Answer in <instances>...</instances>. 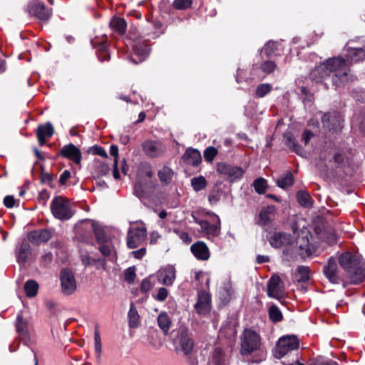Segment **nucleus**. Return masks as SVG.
Instances as JSON below:
<instances>
[{"mask_svg":"<svg viewBox=\"0 0 365 365\" xmlns=\"http://www.w3.org/2000/svg\"><path fill=\"white\" fill-rule=\"evenodd\" d=\"M346 61L341 57L330 58L317 66L312 72L313 77L317 81H322L330 77L333 85L342 87L354 80L350 73V66L365 60V46H349L346 51Z\"/></svg>","mask_w":365,"mask_h":365,"instance_id":"nucleus-1","label":"nucleus"},{"mask_svg":"<svg viewBox=\"0 0 365 365\" xmlns=\"http://www.w3.org/2000/svg\"><path fill=\"white\" fill-rule=\"evenodd\" d=\"M338 262L346 273V277L352 284L361 283L365 277V270L358 257L346 252L339 256Z\"/></svg>","mask_w":365,"mask_h":365,"instance_id":"nucleus-2","label":"nucleus"},{"mask_svg":"<svg viewBox=\"0 0 365 365\" xmlns=\"http://www.w3.org/2000/svg\"><path fill=\"white\" fill-rule=\"evenodd\" d=\"M174 343L176 351H181L185 356H188L187 360L190 364H195V359H192L190 356L195 344L187 328L185 327H180L178 328L177 334L174 338Z\"/></svg>","mask_w":365,"mask_h":365,"instance_id":"nucleus-3","label":"nucleus"},{"mask_svg":"<svg viewBox=\"0 0 365 365\" xmlns=\"http://www.w3.org/2000/svg\"><path fill=\"white\" fill-rule=\"evenodd\" d=\"M261 340L257 331L251 329H245L240 336V354L249 356L258 351L261 346Z\"/></svg>","mask_w":365,"mask_h":365,"instance_id":"nucleus-4","label":"nucleus"},{"mask_svg":"<svg viewBox=\"0 0 365 365\" xmlns=\"http://www.w3.org/2000/svg\"><path fill=\"white\" fill-rule=\"evenodd\" d=\"M50 209L53 217L60 220H67L73 216L69 201L62 196L53 198Z\"/></svg>","mask_w":365,"mask_h":365,"instance_id":"nucleus-5","label":"nucleus"},{"mask_svg":"<svg viewBox=\"0 0 365 365\" xmlns=\"http://www.w3.org/2000/svg\"><path fill=\"white\" fill-rule=\"evenodd\" d=\"M299 346V339L296 336H282L279 339L274 348V356L277 359H281L289 351L297 349Z\"/></svg>","mask_w":365,"mask_h":365,"instance_id":"nucleus-6","label":"nucleus"},{"mask_svg":"<svg viewBox=\"0 0 365 365\" xmlns=\"http://www.w3.org/2000/svg\"><path fill=\"white\" fill-rule=\"evenodd\" d=\"M195 222L200 227L201 232L205 235L207 239L217 237L221 232V222L220 217L214 215L210 222L206 220H198L195 218Z\"/></svg>","mask_w":365,"mask_h":365,"instance_id":"nucleus-7","label":"nucleus"},{"mask_svg":"<svg viewBox=\"0 0 365 365\" xmlns=\"http://www.w3.org/2000/svg\"><path fill=\"white\" fill-rule=\"evenodd\" d=\"M147 230L144 227H132L129 229L127 236V245L130 249L140 246L145 240Z\"/></svg>","mask_w":365,"mask_h":365,"instance_id":"nucleus-8","label":"nucleus"},{"mask_svg":"<svg viewBox=\"0 0 365 365\" xmlns=\"http://www.w3.org/2000/svg\"><path fill=\"white\" fill-rule=\"evenodd\" d=\"M61 288L66 295L72 294L76 289V281L73 273L68 269L60 272Z\"/></svg>","mask_w":365,"mask_h":365,"instance_id":"nucleus-9","label":"nucleus"},{"mask_svg":"<svg viewBox=\"0 0 365 365\" xmlns=\"http://www.w3.org/2000/svg\"><path fill=\"white\" fill-rule=\"evenodd\" d=\"M323 273L331 283L339 284L344 280V277L339 274L337 260L334 257L329 259L323 267Z\"/></svg>","mask_w":365,"mask_h":365,"instance_id":"nucleus-10","label":"nucleus"},{"mask_svg":"<svg viewBox=\"0 0 365 365\" xmlns=\"http://www.w3.org/2000/svg\"><path fill=\"white\" fill-rule=\"evenodd\" d=\"M28 12L42 21H48L52 16V10L46 8L43 3L35 1L28 6Z\"/></svg>","mask_w":365,"mask_h":365,"instance_id":"nucleus-11","label":"nucleus"},{"mask_svg":"<svg viewBox=\"0 0 365 365\" xmlns=\"http://www.w3.org/2000/svg\"><path fill=\"white\" fill-rule=\"evenodd\" d=\"M217 171L220 174L226 176L230 181L241 178L244 173L240 167L232 166L225 163H217Z\"/></svg>","mask_w":365,"mask_h":365,"instance_id":"nucleus-12","label":"nucleus"},{"mask_svg":"<svg viewBox=\"0 0 365 365\" xmlns=\"http://www.w3.org/2000/svg\"><path fill=\"white\" fill-rule=\"evenodd\" d=\"M158 282L165 286H172L176 279V270L172 265L160 268L155 274Z\"/></svg>","mask_w":365,"mask_h":365,"instance_id":"nucleus-13","label":"nucleus"},{"mask_svg":"<svg viewBox=\"0 0 365 365\" xmlns=\"http://www.w3.org/2000/svg\"><path fill=\"white\" fill-rule=\"evenodd\" d=\"M143 150L150 158H158L163 155L165 148L159 141L146 140L142 144Z\"/></svg>","mask_w":365,"mask_h":365,"instance_id":"nucleus-14","label":"nucleus"},{"mask_svg":"<svg viewBox=\"0 0 365 365\" xmlns=\"http://www.w3.org/2000/svg\"><path fill=\"white\" fill-rule=\"evenodd\" d=\"M341 116L339 113H328L323 115L322 121L324 128L330 131H337L341 128Z\"/></svg>","mask_w":365,"mask_h":365,"instance_id":"nucleus-15","label":"nucleus"},{"mask_svg":"<svg viewBox=\"0 0 365 365\" xmlns=\"http://www.w3.org/2000/svg\"><path fill=\"white\" fill-rule=\"evenodd\" d=\"M293 237L291 234L283 232H276L269 239L270 245L274 248H280L292 244Z\"/></svg>","mask_w":365,"mask_h":365,"instance_id":"nucleus-16","label":"nucleus"},{"mask_svg":"<svg viewBox=\"0 0 365 365\" xmlns=\"http://www.w3.org/2000/svg\"><path fill=\"white\" fill-rule=\"evenodd\" d=\"M283 286L280 277L277 274L273 275L267 283L268 296L278 299L283 294Z\"/></svg>","mask_w":365,"mask_h":365,"instance_id":"nucleus-17","label":"nucleus"},{"mask_svg":"<svg viewBox=\"0 0 365 365\" xmlns=\"http://www.w3.org/2000/svg\"><path fill=\"white\" fill-rule=\"evenodd\" d=\"M52 232L50 230L42 229L34 230L29 233V241L36 245L47 242L52 237Z\"/></svg>","mask_w":365,"mask_h":365,"instance_id":"nucleus-18","label":"nucleus"},{"mask_svg":"<svg viewBox=\"0 0 365 365\" xmlns=\"http://www.w3.org/2000/svg\"><path fill=\"white\" fill-rule=\"evenodd\" d=\"M197 312L205 315L210 310V295L205 291H201L197 294V302L195 305Z\"/></svg>","mask_w":365,"mask_h":365,"instance_id":"nucleus-19","label":"nucleus"},{"mask_svg":"<svg viewBox=\"0 0 365 365\" xmlns=\"http://www.w3.org/2000/svg\"><path fill=\"white\" fill-rule=\"evenodd\" d=\"M60 153L63 157L72 160L78 165L81 163V152L80 149L72 143L63 146Z\"/></svg>","mask_w":365,"mask_h":365,"instance_id":"nucleus-20","label":"nucleus"},{"mask_svg":"<svg viewBox=\"0 0 365 365\" xmlns=\"http://www.w3.org/2000/svg\"><path fill=\"white\" fill-rule=\"evenodd\" d=\"M190 250L193 255L199 260H207L210 258V250L202 241H198L191 245Z\"/></svg>","mask_w":365,"mask_h":365,"instance_id":"nucleus-21","label":"nucleus"},{"mask_svg":"<svg viewBox=\"0 0 365 365\" xmlns=\"http://www.w3.org/2000/svg\"><path fill=\"white\" fill-rule=\"evenodd\" d=\"M54 133L53 125L48 122L44 125H39L36 129V135L40 145L45 144L46 140L51 138Z\"/></svg>","mask_w":365,"mask_h":365,"instance_id":"nucleus-22","label":"nucleus"},{"mask_svg":"<svg viewBox=\"0 0 365 365\" xmlns=\"http://www.w3.org/2000/svg\"><path fill=\"white\" fill-rule=\"evenodd\" d=\"M276 207L274 205H268L263 207L259 214L258 224L262 226L268 225L274 220Z\"/></svg>","mask_w":365,"mask_h":365,"instance_id":"nucleus-23","label":"nucleus"},{"mask_svg":"<svg viewBox=\"0 0 365 365\" xmlns=\"http://www.w3.org/2000/svg\"><path fill=\"white\" fill-rule=\"evenodd\" d=\"M184 162L187 164L197 166L202 161L201 154L197 149L188 148L182 155Z\"/></svg>","mask_w":365,"mask_h":365,"instance_id":"nucleus-24","label":"nucleus"},{"mask_svg":"<svg viewBox=\"0 0 365 365\" xmlns=\"http://www.w3.org/2000/svg\"><path fill=\"white\" fill-rule=\"evenodd\" d=\"M16 328V331L19 333L21 337H22L24 339H29L28 322L26 319H24L21 314L17 316Z\"/></svg>","mask_w":365,"mask_h":365,"instance_id":"nucleus-25","label":"nucleus"},{"mask_svg":"<svg viewBox=\"0 0 365 365\" xmlns=\"http://www.w3.org/2000/svg\"><path fill=\"white\" fill-rule=\"evenodd\" d=\"M297 243L299 250L302 251V255L309 256L315 252V247L309 243L307 236L299 238Z\"/></svg>","mask_w":365,"mask_h":365,"instance_id":"nucleus-26","label":"nucleus"},{"mask_svg":"<svg viewBox=\"0 0 365 365\" xmlns=\"http://www.w3.org/2000/svg\"><path fill=\"white\" fill-rule=\"evenodd\" d=\"M31 246L26 240L23 241L20 245L17 259L19 262H26L31 255Z\"/></svg>","mask_w":365,"mask_h":365,"instance_id":"nucleus-27","label":"nucleus"},{"mask_svg":"<svg viewBox=\"0 0 365 365\" xmlns=\"http://www.w3.org/2000/svg\"><path fill=\"white\" fill-rule=\"evenodd\" d=\"M225 356L220 349H215L212 353L207 365H225Z\"/></svg>","mask_w":365,"mask_h":365,"instance_id":"nucleus-28","label":"nucleus"},{"mask_svg":"<svg viewBox=\"0 0 365 365\" xmlns=\"http://www.w3.org/2000/svg\"><path fill=\"white\" fill-rule=\"evenodd\" d=\"M158 324L165 334L168 332L172 324V321L165 312H162L158 315Z\"/></svg>","mask_w":365,"mask_h":365,"instance_id":"nucleus-29","label":"nucleus"},{"mask_svg":"<svg viewBox=\"0 0 365 365\" xmlns=\"http://www.w3.org/2000/svg\"><path fill=\"white\" fill-rule=\"evenodd\" d=\"M110 28L119 34H125L126 31V23L123 18L115 17L110 21Z\"/></svg>","mask_w":365,"mask_h":365,"instance_id":"nucleus-30","label":"nucleus"},{"mask_svg":"<svg viewBox=\"0 0 365 365\" xmlns=\"http://www.w3.org/2000/svg\"><path fill=\"white\" fill-rule=\"evenodd\" d=\"M284 139L286 145L290 150H292L298 155L302 154V148L297 143L296 140L290 134H286L284 135Z\"/></svg>","mask_w":365,"mask_h":365,"instance_id":"nucleus-31","label":"nucleus"},{"mask_svg":"<svg viewBox=\"0 0 365 365\" xmlns=\"http://www.w3.org/2000/svg\"><path fill=\"white\" fill-rule=\"evenodd\" d=\"M158 175L160 182L164 185H168L173 178V172L169 167L164 166L158 171Z\"/></svg>","mask_w":365,"mask_h":365,"instance_id":"nucleus-32","label":"nucleus"},{"mask_svg":"<svg viewBox=\"0 0 365 365\" xmlns=\"http://www.w3.org/2000/svg\"><path fill=\"white\" fill-rule=\"evenodd\" d=\"M294 178L292 174L288 171L279 177L277 180V185L281 188H286L293 184Z\"/></svg>","mask_w":365,"mask_h":365,"instance_id":"nucleus-33","label":"nucleus"},{"mask_svg":"<svg viewBox=\"0 0 365 365\" xmlns=\"http://www.w3.org/2000/svg\"><path fill=\"white\" fill-rule=\"evenodd\" d=\"M280 43L277 41H268L262 48L261 52H264L267 56L269 57L279 50Z\"/></svg>","mask_w":365,"mask_h":365,"instance_id":"nucleus-34","label":"nucleus"},{"mask_svg":"<svg viewBox=\"0 0 365 365\" xmlns=\"http://www.w3.org/2000/svg\"><path fill=\"white\" fill-rule=\"evenodd\" d=\"M38 289V283L32 279L28 280L24 285V290L26 296L29 297H34L37 294Z\"/></svg>","mask_w":365,"mask_h":365,"instance_id":"nucleus-35","label":"nucleus"},{"mask_svg":"<svg viewBox=\"0 0 365 365\" xmlns=\"http://www.w3.org/2000/svg\"><path fill=\"white\" fill-rule=\"evenodd\" d=\"M297 200L299 203L306 207H309L312 206V200L310 195L303 190H300L297 193Z\"/></svg>","mask_w":365,"mask_h":365,"instance_id":"nucleus-36","label":"nucleus"},{"mask_svg":"<svg viewBox=\"0 0 365 365\" xmlns=\"http://www.w3.org/2000/svg\"><path fill=\"white\" fill-rule=\"evenodd\" d=\"M93 232L96 236V241L98 244L108 242V237L106 236L103 228L93 224Z\"/></svg>","mask_w":365,"mask_h":365,"instance_id":"nucleus-37","label":"nucleus"},{"mask_svg":"<svg viewBox=\"0 0 365 365\" xmlns=\"http://www.w3.org/2000/svg\"><path fill=\"white\" fill-rule=\"evenodd\" d=\"M129 326L131 328L136 327L139 323V315L133 304L130 305L128 312Z\"/></svg>","mask_w":365,"mask_h":365,"instance_id":"nucleus-38","label":"nucleus"},{"mask_svg":"<svg viewBox=\"0 0 365 365\" xmlns=\"http://www.w3.org/2000/svg\"><path fill=\"white\" fill-rule=\"evenodd\" d=\"M207 182L203 176L193 178L191 180V185L196 192L200 191L206 187Z\"/></svg>","mask_w":365,"mask_h":365,"instance_id":"nucleus-39","label":"nucleus"},{"mask_svg":"<svg viewBox=\"0 0 365 365\" xmlns=\"http://www.w3.org/2000/svg\"><path fill=\"white\" fill-rule=\"evenodd\" d=\"M252 186L254 187L255 192L259 195L264 194L268 187L267 180L262 178L255 180L252 183Z\"/></svg>","mask_w":365,"mask_h":365,"instance_id":"nucleus-40","label":"nucleus"},{"mask_svg":"<svg viewBox=\"0 0 365 365\" xmlns=\"http://www.w3.org/2000/svg\"><path fill=\"white\" fill-rule=\"evenodd\" d=\"M269 317L272 322H279L282 320V314L276 305H272L269 309Z\"/></svg>","mask_w":365,"mask_h":365,"instance_id":"nucleus-41","label":"nucleus"},{"mask_svg":"<svg viewBox=\"0 0 365 365\" xmlns=\"http://www.w3.org/2000/svg\"><path fill=\"white\" fill-rule=\"evenodd\" d=\"M101 335L98 329L97 328L95 329L94 332V349L95 353L96 354V359L98 361L101 360Z\"/></svg>","mask_w":365,"mask_h":365,"instance_id":"nucleus-42","label":"nucleus"},{"mask_svg":"<svg viewBox=\"0 0 365 365\" xmlns=\"http://www.w3.org/2000/svg\"><path fill=\"white\" fill-rule=\"evenodd\" d=\"M272 89V85L269 83H262L257 86L255 95L257 98H263L268 94Z\"/></svg>","mask_w":365,"mask_h":365,"instance_id":"nucleus-43","label":"nucleus"},{"mask_svg":"<svg viewBox=\"0 0 365 365\" xmlns=\"http://www.w3.org/2000/svg\"><path fill=\"white\" fill-rule=\"evenodd\" d=\"M309 267L307 266H299L297 268V273L299 275V278L297 279L299 282H304L309 279Z\"/></svg>","mask_w":365,"mask_h":365,"instance_id":"nucleus-44","label":"nucleus"},{"mask_svg":"<svg viewBox=\"0 0 365 365\" xmlns=\"http://www.w3.org/2000/svg\"><path fill=\"white\" fill-rule=\"evenodd\" d=\"M100 245L99 251L104 257H109L115 254L113 245L108 242Z\"/></svg>","mask_w":365,"mask_h":365,"instance_id":"nucleus-45","label":"nucleus"},{"mask_svg":"<svg viewBox=\"0 0 365 365\" xmlns=\"http://www.w3.org/2000/svg\"><path fill=\"white\" fill-rule=\"evenodd\" d=\"M217 149L213 146L207 148L204 151V158L206 161L212 163L217 155Z\"/></svg>","mask_w":365,"mask_h":365,"instance_id":"nucleus-46","label":"nucleus"},{"mask_svg":"<svg viewBox=\"0 0 365 365\" xmlns=\"http://www.w3.org/2000/svg\"><path fill=\"white\" fill-rule=\"evenodd\" d=\"M192 4V0H175L173 6L178 10H185L190 8Z\"/></svg>","mask_w":365,"mask_h":365,"instance_id":"nucleus-47","label":"nucleus"},{"mask_svg":"<svg viewBox=\"0 0 365 365\" xmlns=\"http://www.w3.org/2000/svg\"><path fill=\"white\" fill-rule=\"evenodd\" d=\"M276 68L277 65L274 61H264L260 66V69L267 74L272 73L276 69Z\"/></svg>","mask_w":365,"mask_h":365,"instance_id":"nucleus-48","label":"nucleus"},{"mask_svg":"<svg viewBox=\"0 0 365 365\" xmlns=\"http://www.w3.org/2000/svg\"><path fill=\"white\" fill-rule=\"evenodd\" d=\"M110 170L109 166L106 163H100L96 167L95 173L98 178L106 175Z\"/></svg>","mask_w":365,"mask_h":365,"instance_id":"nucleus-49","label":"nucleus"},{"mask_svg":"<svg viewBox=\"0 0 365 365\" xmlns=\"http://www.w3.org/2000/svg\"><path fill=\"white\" fill-rule=\"evenodd\" d=\"M135 276H136V274H135V267H131L125 270L124 279L128 283H129V284L133 283L134 282Z\"/></svg>","mask_w":365,"mask_h":365,"instance_id":"nucleus-50","label":"nucleus"},{"mask_svg":"<svg viewBox=\"0 0 365 365\" xmlns=\"http://www.w3.org/2000/svg\"><path fill=\"white\" fill-rule=\"evenodd\" d=\"M88 151L93 155H97L105 158H108V155L106 150L102 147L94 145L90 148Z\"/></svg>","mask_w":365,"mask_h":365,"instance_id":"nucleus-51","label":"nucleus"},{"mask_svg":"<svg viewBox=\"0 0 365 365\" xmlns=\"http://www.w3.org/2000/svg\"><path fill=\"white\" fill-rule=\"evenodd\" d=\"M168 294L169 292L166 288L160 287L158 289V292L154 298L159 302H164L167 299Z\"/></svg>","mask_w":365,"mask_h":365,"instance_id":"nucleus-52","label":"nucleus"},{"mask_svg":"<svg viewBox=\"0 0 365 365\" xmlns=\"http://www.w3.org/2000/svg\"><path fill=\"white\" fill-rule=\"evenodd\" d=\"M221 197V192L219 190H212L208 196V200L210 204H216L219 202Z\"/></svg>","mask_w":365,"mask_h":365,"instance_id":"nucleus-53","label":"nucleus"},{"mask_svg":"<svg viewBox=\"0 0 365 365\" xmlns=\"http://www.w3.org/2000/svg\"><path fill=\"white\" fill-rule=\"evenodd\" d=\"M153 284L150 282V280L148 278L144 279L140 284V290L142 292H147L149 290H150L153 287Z\"/></svg>","mask_w":365,"mask_h":365,"instance_id":"nucleus-54","label":"nucleus"},{"mask_svg":"<svg viewBox=\"0 0 365 365\" xmlns=\"http://www.w3.org/2000/svg\"><path fill=\"white\" fill-rule=\"evenodd\" d=\"M175 232L178 235L179 237L183 242L190 243L192 241V238L190 237L187 232H180L178 230H175Z\"/></svg>","mask_w":365,"mask_h":365,"instance_id":"nucleus-55","label":"nucleus"},{"mask_svg":"<svg viewBox=\"0 0 365 365\" xmlns=\"http://www.w3.org/2000/svg\"><path fill=\"white\" fill-rule=\"evenodd\" d=\"M16 200L12 195H7L4 199V204L8 208H12L15 205Z\"/></svg>","mask_w":365,"mask_h":365,"instance_id":"nucleus-56","label":"nucleus"},{"mask_svg":"<svg viewBox=\"0 0 365 365\" xmlns=\"http://www.w3.org/2000/svg\"><path fill=\"white\" fill-rule=\"evenodd\" d=\"M70 178L71 173L68 170H65L60 176L59 182L61 185H65Z\"/></svg>","mask_w":365,"mask_h":365,"instance_id":"nucleus-57","label":"nucleus"},{"mask_svg":"<svg viewBox=\"0 0 365 365\" xmlns=\"http://www.w3.org/2000/svg\"><path fill=\"white\" fill-rule=\"evenodd\" d=\"M53 260V255L51 252H47L41 257V261L44 266L50 264Z\"/></svg>","mask_w":365,"mask_h":365,"instance_id":"nucleus-58","label":"nucleus"},{"mask_svg":"<svg viewBox=\"0 0 365 365\" xmlns=\"http://www.w3.org/2000/svg\"><path fill=\"white\" fill-rule=\"evenodd\" d=\"M146 253L145 248H141L140 250L133 251L131 252V255L136 259H142Z\"/></svg>","mask_w":365,"mask_h":365,"instance_id":"nucleus-59","label":"nucleus"},{"mask_svg":"<svg viewBox=\"0 0 365 365\" xmlns=\"http://www.w3.org/2000/svg\"><path fill=\"white\" fill-rule=\"evenodd\" d=\"M314 134L310 130H306L302 135V140L305 145H307Z\"/></svg>","mask_w":365,"mask_h":365,"instance_id":"nucleus-60","label":"nucleus"},{"mask_svg":"<svg viewBox=\"0 0 365 365\" xmlns=\"http://www.w3.org/2000/svg\"><path fill=\"white\" fill-rule=\"evenodd\" d=\"M110 153L111 155L114 157V159H116L118 160V148L117 145H112L110 147Z\"/></svg>","mask_w":365,"mask_h":365,"instance_id":"nucleus-61","label":"nucleus"},{"mask_svg":"<svg viewBox=\"0 0 365 365\" xmlns=\"http://www.w3.org/2000/svg\"><path fill=\"white\" fill-rule=\"evenodd\" d=\"M113 166H114L113 173V177L115 179L118 180L120 178V174H119V172L118 170V161L116 159H114Z\"/></svg>","mask_w":365,"mask_h":365,"instance_id":"nucleus-62","label":"nucleus"},{"mask_svg":"<svg viewBox=\"0 0 365 365\" xmlns=\"http://www.w3.org/2000/svg\"><path fill=\"white\" fill-rule=\"evenodd\" d=\"M256 261L258 264H262L265 262H268L269 261V258L266 255H258L257 257Z\"/></svg>","mask_w":365,"mask_h":365,"instance_id":"nucleus-63","label":"nucleus"},{"mask_svg":"<svg viewBox=\"0 0 365 365\" xmlns=\"http://www.w3.org/2000/svg\"><path fill=\"white\" fill-rule=\"evenodd\" d=\"M160 237V235L158 232H153L150 234V244H155L158 240Z\"/></svg>","mask_w":365,"mask_h":365,"instance_id":"nucleus-64","label":"nucleus"}]
</instances>
